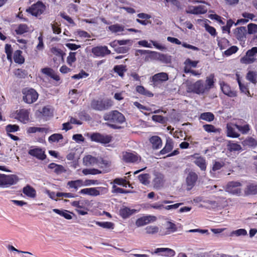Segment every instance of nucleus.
Returning a JSON list of instances; mask_svg holds the SVG:
<instances>
[{"instance_id": "nucleus-1", "label": "nucleus", "mask_w": 257, "mask_h": 257, "mask_svg": "<svg viewBox=\"0 0 257 257\" xmlns=\"http://www.w3.org/2000/svg\"><path fill=\"white\" fill-rule=\"evenodd\" d=\"M103 119L107 121V125L114 129L120 128L119 124L125 121L124 115L117 110H112L105 113Z\"/></svg>"}, {"instance_id": "nucleus-2", "label": "nucleus", "mask_w": 257, "mask_h": 257, "mask_svg": "<svg viewBox=\"0 0 257 257\" xmlns=\"http://www.w3.org/2000/svg\"><path fill=\"white\" fill-rule=\"evenodd\" d=\"M113 105V101L109 98L93 99L91 102V107L93 109L104 111L110 109Z\"/></svg>"}, {"instance_id": "nucleus-3", "label": "nucleus", "mask_w": 257, "mask_h": 257, "mask_svg": "<svg viewBox=\"0 0 257 257\" xmlns=\"http://www.w3.org/2000/svg\"><path fill=\"white\" fill-rule=\"evenodd\" d=\"M86 136L90 139L91 141L103 145L110 143L112 140V137L111 135L102 134L97 132L87 133Z\"/></svg>"}, {"instance_id": "nucleus-4", "label": "nucleus", "mask_w": 257, "mask_h": 257, "mask_svg": "<svg viewBox=\"0 0 257 257\" xmlns=\"http://www.w3.org/2000/svg\"><path fill=\"white\" fill-rule=\"evenodd\" d=\"M23 94V100L28 104H32L35 102L38 98V92L32 88L26 87L22 91Z\"/></svg>"}, {"instance_id": "nucleus-5", "label": "nucleus", "mask_w": 257, "mask_h": 257, "mask_svg": "<svg viewBox=\"0 0 257 257\" xmlns=\"http://www.w3.org/2000/svg\"><path fill=\"white\" fill-rule=\"evenodd\" d=\"M187 91L197 94H203L206 92L202 80H198L195 82H189L187 84Z\"/></svg>"}, {"instance_id": "nucleus-6", "label": "nucleus", "mask_w": 257, "mask_h": 257, "mask_svg": "<svg viewBox=\"0 0 257 257\" xmlns=\"http://www.w3.org/2000/svg\"><path fill=\"white\" fill-rule=\"evenodd\" d=\"M19 181V177L15 174H0V187L7 188L16 184Z\"/></svg>"}, {"instance_id": "nucleus-7", "label": "nucleus", "mask_w": 257, "mask_h": 257, "mask_svg": "<svg viewBox=\"0 0 257 257\" xmlns=\"http://www.w3.org/2000/svg\"><path fill=\"white\" fill-rule=\"evenodd\" d=\"M46 10L45 5L42 1H39L27 9L26 12L33 16L37 17L43 14Z\"/></svg>"}, {"instance_id": "nucleus-8", "label": "nucleus", "mask_w": 257, "mask_h": 257, "mask_svg": "<svg viewBox=\"0 0 257 257\" xmlns=\"http://www.w3.org/2000/svg\"><path fill=\"white\" fill-rule=\"evenodd\" d=\"M257 47H253L247 50L245 55L241 58L240 62L244 64H252L256 61Z\"/></svg>"}, {"instance_id": "nucleus-9", "label": "nucleus", "mask_w": 257, "mask_h": 257, "mask_svg": "<svg viewBox=\"0 0 257 257\" xmlns=\"http://www.w3.org/2000/svg\"><path fill=\"white\" fill-rule=\"evenodd\" d=\"M169 79L168 75L165 72H160L154 75L151 78L152 85L154 87H158L163 82Z\"/></svg>"}, {"instance_id": "nucleus-10", "label": "nucleus", "mask_w": 257, "mask_h": 257, "mask_svg": "<svg viewBox=\"0 0 257 257\" xmlns=\"http://www.w3.org/2000/svg\"><path fill=\"white\" fill-rule=\"evenodd\" d=\"M241 186V183L238 181L229 182L226 186L225 191L233 195L239 196L241 190L238 187Z\"/></svg>"}, {"instance_id": "nucleus-11", "label": "nucleus", "mask_w": 257, "mask_h": 257, "mask_svg": "<svg viewBox=\"0 0 257 257\" xmlns=\"http://www.w3.org/2000/svg\"><path fill=\"white\" fill-rule=\"evenodd\" d=\"M138 52L141 54H146L152 53L155 54L157 59L162 63L169 64L171 62V57L166 54H161L156 52H150L149 50H138Z\"/></svg>"}, {"instance_id": "nucleus-12", "label": "nucleus", "mask_w": 257, "mask_h": 257, "mask_svg": "<svg viewBox=\"0 0 257 257\" xmlns=\"http://www.w3.org/2000/svg\"><path fill=\"white\" fill-rule=\"evenodd\" d=\"M122 159L123 161L127 163H135L141 161V157L136 153L124 152L123 153Z\"/></svg>"}, {"instance_id": "nucleus-13", "label": "nucleus", "mask_w": 257, "mask_h": 257, "mask_svg": "<svg viewBox=\"0 0 257 257\" xmlns=\"http://www.w3.org/2000/svg\"><path fill=\"white\" fill-rule=\"evenodd\" d=\"M198 179V175L194 172L190 171L186 178L187 190H190L195 185Z\"/></svg>"}, {"instance_id": "nucleus-14", "label": "nucleus", "mask_w": 257, "mask_h": 257, "mask_svg": "<svg viewBox=\"0 0 257 257\" xmlns=\"http://www.w3.org/2000/svg\"><path fill=\"white\" fill-rule=\"evenodd\" d=\"M91 52L96 57H104L111 53V51L106 46L94 47L92 48Z\"/></svg>"}, {"instance_id": "nucleus-15", "label": "nucleus", "mask_w": 257, "mask_h": 257, "mask_svg": "<svg viewBox=\"0 0 257 257\" xmlns=\"http://www.w3.org/2000/svg\"><path fill=\"white\" fill-rule=\"evenodd\" d=\"M239 124H234V126L237 128L242 135H246L249 134L251 130L250 125L247 123L246 122L240 119L238 121Z\"/></svg>"}, {"instance_id": "nucleus-16", "label": "nucleus", "mask_w": 257, "mask_h": 257, "mask_svg": "<svg viewBox=\"0 0 257 257\" xmlns=\"http://www.w3.org/2000/svg\"><path fill=\"white\" fill-rule=\"evenodd\" d=\"M247 30L245 27L236 28L233 31V34L236 39L240 42H244L246 40Z\"/></svg>"}, {"instance_id": "nucleus-17", "label": "nucleus", "mask_w": 257, "mask_h": 257, "mask_svg": "<svg viewBox=\"0 0 257 257\" xmlns=\"http://www.w3.org/2000/svg\"><path fill=\"white\" fill-rule=\"evenodd\" d=\"M207 12V8L202 5L198 6H190L188 8V10L186 11L187 14L193 15L204 14L206 13Z\"/></svg>"}, {"instance_id": "nucleus-18", "label": "nucleus", "mask_w": 257, "mask_h": 257, "mask_svg": "<svg viewBox=\"0 0 257 257\" xmlns=\"http://www.w3.org/2000/svg\"><path fill=\"white\" fill-rule=\"evenodd\" d=\"M106 190V188L96 187V188H88L81 189L79 191V193L81 194H87L92 196H97L100 195V190Z\"/></svg>"}, {"instance_id": "nucleus-19", "label": "nucleus", "mask_w": 257, "mask_h": 257, "mask_svg": "<svg viewBox=\"0 0 257 257\" xmlns=\"http://www.w3.org/2000/svg\"><path fill=\"white\" fill-rule=\"evenodd\" d=\"M220 85L222 92L225 95L230 97H234L237 96L236 91L231 89V87L227 83L222 81L220 83Z\"/></svg>"}, {"instance_id": "nucleus-20", "label": "nucleus", "mask_w": 257, "mask_h": 257, "mask_svg": "<svg viewBox=\"0 0 257 257\" xmlns=\"http://www.w3.org/2000/svg\"><path fill=\"white\" fill-rule=\"evenodd\" d=\"M28 154L40 160H44L46 158L45 151L39 148L30 149L28 151Z\"/></svg>"}, {"instance_id": "nucleus-21", "label": "nucleus", "mask_w": 257, "mask_h": 257, "mask_svg": "<svg viewBox=\"0 0 257 257\" xmlns=\"http://www.w3.org/2000/svg\"><path fill=\"white\" fill-rule=\"evenodd\" d=\"M17 118L21 122L26 123L29 120V110L26 109H21L17 111Z\"/></svg>"}, {"instance_id": "nucleus-22", "label": "nucleus", "mask_w": 257, "mask_h": 257, "mask_svg": "<svg viewBox=\"0 0 257 257\" xmlns=\"http://www.w3.org/2000/svg\"><path fill=\"white\" fill-rule=\"evenodd\" d=\"M156 217L154 216H146L138 218L136 221V225L138 227L144 226L152 221L156 220Z\"/></svg>"}, {"instance_id": "nucleus-23", "label": "nucleus", "mask_w": 257, "mask_h": 257, "mask_svg": "<svg viewBox=\"0 0 257 257\" xmlns=\"http://www.w3.org/2000/svg\"><path fill=\"white\" fill-rule=\"evenodd\" d=\"M174 148V142L173 140L168 137L166 139V142L164 147L160 151V155H165L171 152Z\"/></svg>"}, {"instance_id": "nucleus-24", "label": "nucleus", "mask_w": 257, "mask_h": 257, "mask_svg": "<svg viewBox=\"0 0 257 257\" xmlns=\"http://www.w3.org/2000/svg\"><path fill=\"white\" fill-rule=\"evenodd\" d=\"M149 142L151 144L152 148L153 150L160 149L162 146V140L161 138L159 136H152L149 139Z\"/></svg>"}, {"instance_id": "nucleus-25", "label": "nucleus", "mask_w": 257, "mask_h": 257, "mask_svg": "<svg viewBox=\"0 0 257 257\" xmlns=\"http://www.w3.org/2000/svg\"><path fill=\"white\" fill-rule=\"evenodd\" d=\"M215 81L216 79L215 78V75L213 73L210 74L206 77L205 84H204L206 92H209L211 89L214 87Z\"/></svg>"}, {"instance_id": "nucleus-26", "label": "nucleus", "mask_w": 257, "mask_h": 257, "mask_svg": "<svg viewBox=\"0 0 257 257\" xmlns=\"http://www.w3.org/2000/svg\"><path fill=\"white\" fill-rule=\"evenodd\" d=\"M41 72L43 74L50 77L53 79L58 81L60 80V78L55 71L51 68L46 67L41 69Z\"/></svg>"}, {"instance_id": "nucleus-27", "label": "nucleus", "mask_w": 257, "mask_h": 257, "mask_svg": "<svg viewBox=\"0 0 257 257\" xmlns=\"http://www.w3.org/2000/svg\"><path fill=\"white\" fill-rule=\"evenodd\" d=\"M227 149L230 152H240L242 150L241 146L238 143H234L232 141L227 142Z\"/></svg>"}, {"instance_id": "nucleus-28", "label": "nucleus", "mask_w": 257, "mask_h": 257, "mask_svg": "<svg viewBox=\"0 0 257 257\" xmlns=\"http://www.w3.org/2000/svg\"><path fill=\"white\" fill-rule=\"evenodd\" d=\"M235 128L234 124L232 125L227 124L226 135L228 137L237 138L240 136V134L235 131Z\"/></svg>"}, {"instance_id": "nucleus-29", "label": "nucleus", "mask_w": 257, "mask_h": 257, "mask_svg": "<svg viewBox=\"0 0 257 257\" xmlns=\"http://www.w3.org/2000/svg\"><path fill=\"white\" fill-rule=\"evenodd\" d=\"M137 210L135 209H130L127 207H124L119 210V214L123 219L129 217L131 215L136 213Z\"/></svg>"}, {"instance_id": "nucleus-30", "label": "nucleus", "mask_w": 257, "mask_h": 257, "mask_svg": "<svg viewBox=\"0 0 257 257\" xmlns=\"http://www.w3.org/2000/svg\"><path fill=\"white\" fill-rule=\"evenodd\" d=\"M155 252H162V255L169 257H173L175 254V251L169 248H157L156 249Z\"/></svg>"}, {"instance_id": "nucleus-31", "label": "nucleus", "mask_w": 257, "mask_h": 257, "mask_svg": "<svg viewBox=\"0 0 257 257\" xmlns=\"http://www.w3.org/2000/svg\"><path fill=\"white\" fill-rule=\"evenodd\" d=\"M48 168L50 169H54V172L58 175L66 172V170L62 165H58L54 163H50L48 165Z\"/></svg>"}, {"instance_id": "nucleus-32", "label": "nucleus", "mask_w": 257, "mask_h": 257, "mask_svg": "<svg viewBox=\"0 0 257 257\" xmlns=\"http://www.w3.org/2000/svg\"><path fill=\"white\" fill-rule=\"evenodd\" d=\"M154 187L156 189H159L163 186L164 176L161 174L156 175L155 178L153 181Z\"/></svg>"}, {"instance_id": "nucleus-33", "label": "nucleus", "mask_w": 257, "mask_h": 257, "mask_svg": "<svg viewBox=\"0 0 257 257\" xmlns=\"http://www.w3.org/2000/svg\"><path fill=\"white\" fill-rule=\"evenodd\" d=\"M67 186L69 189H74L77 191L79 187L83 186L82 180L77 179L76 180L69 181L67 183Z\"/></svg>"}, {"instance_id": "nucleus-34", "label": "nucleus", "mask_w": 257, "mask_h": 257, "mask_svg": "<svg viewBox=\"0 0 257 257\" xmlns=\"http://www.w3.org/2000/svg\"><path fill=\"white\" fill-rule=\"evenodd\" d=\"M244 194L246 195H253L257 194V184L251 183L247 185L244 190Z\"/></svg>"}, {"instance_id": "nucleus-35", "label": "nucleus", "mask_w": 257, "mask_h": 257, "mask_svg": "<svg viewBox=\"0 0 257 257\" xmlns=\"http://www.w3.org/2000/svg\"><path fill=\"white\" fill-rule=\"evenodd\" d=\"M83 164L85 166H93L96 164L97 159L96 158L93 157L91 155H88L85 156L83 159Z\"/></svg>"}, {"instance_id": "nucleus-36", "label": "nucleus", "mask_w": 257, "mask_h": 257, "mask_svg": "<svg viewBox=\"0 0 257 257\" xmlns=\"http://www.w3.org/2000/svg\"><path fill=\"white\" fill-rule=\"evenodd\" d=\"M194 163L199 167L201 170L205 171L206 169V162L205 159L201 156L196 157Z\"/></svg>"}, {"instance_id": "nucleus-37", "label": "nucleus", "mask_w": 257, "mask_h": 257, "mask_svg": "<svg viewBox=\"0 0 257 257\" xmlns=\"http://www.w3.org/2000/svg\"><path fill=\"white\" fill-rule=\"evenodd\" d=\"M14 60L15 63L22 64L25 62V58L22 56V51L17 50L15 51L14 54Z\"/></svg>"}, {"instance_id": "nucleus-38", "label": "nucleus", "mask_w": 257, "mask_h": 257, "mask_svg": "<svg viewBox=\"0 0 257 257\" xmlns=\"http://www.w3.org/2000/svg\"><path fill=\"white\" fill-rule=\"evenodd\" d=\"M136 90L139 93L146 96L151 97L154 96V94L152 92L146 89L142 85L137 86L136 87Z\"/></svg>"}, {"instance_id": "nucleus-39", "label": "nucleus", "mask_w": 257, "mask_h": 257, "mask_svg": "<svg viewBox=\"0 0 257 257\" xmlns=\"http://www.w3.org/2000/svg\"><path fill=\"white\" fill-rule=\"evenodd\" d=\"M23 192L27 196L32 198H34L36 195L35 190L29 185L23 188Z\"/></svg>"}, {"instance_id": "nucleus-40", "label": "nucleus", "mask_w": 257, "mask_h": 257, "mask_svg": "<svg viewBox=\"0 0 257 257\" xmlns=\"http://www.w3.org/2000/svg\"><path fill=\"white\" fill-rule=\"evenodd\" d=\"M26 131L28 134H34L37 132L47 133L48 129L45 127L31 126L28 127Z\"/></svg>"}, {"instance_id": "nucleus-41", "label": "nucleus", "mask_w": 257, "mask_h": 257, "mask_svg": "<svg viewBox=\"0 0 257 257\" xmlns=\"http://www.w3.org/2000/svg\"><path fill=\"white\" fill-rule=\"evenodd\" d=\"M126 70V66L123 65H117L113 67L114 72L122 78L123 77L124 73Z\"/></svg>"}, {"instance_id": "nucleus-42", "label": "nucleus", "mask_w": 257, "mask_h": 257, "mask_svg": "<svg viewBox=\"0 0 257 257\" xmlns=\"http://www.w3.org/2000/svg\"><path fill=\"white\" fill-rule=\"evenodd\" d=\"M242 144L244 146L255 147L257 146V141L251 137H248L242 142Z\"/></svg>"}, {"instance_id": "nucleus-43", "label": "nucleus", "mask_w": 257, "mask_h": 257, "mask_svg": "<svg viewBox=\"0 0 257 257\" xmlns=\"http://www.w3.org/2000/svg\"><path fill=\"white\" fill-rule=\"evenodd\" d=\"M225 162L222 160L219 161H215L213 162L212 167L210 171V173H214L216 171L220 170L225 166Z\"/></svg>"}, {"instance_id": "nucleus-44", "label": "nucleus", "mask_w": 257, "mask_h": 257, "mask_svg": "<svg viewBox=\"0 0 257 257\" xmlns=\"http://www.w3.org/2000/svg\"><path fill=\"white\" fill-rule=\"evenodd\" d=\"M203 128L207 133H220L221 129L216 128L213 125L206 124L203 125Z\"/></svg>"}, {"instance_id": "nucleus-45", "label": "nucleus", "mask_w": 257, "mask_h": 257, "mask_svg": "<svg viewBox=\"0 0 257 257\" xmlns=\"http://www.w3.org/2000/svg\"><path fill=\"white\" fill-rule=\"evenodd\" d=\"M257 72L253 71H249L246 74V79L252 83L255 84L257 83Z\"/></svg>"}, {"instance_id": "nucleus-46", "label": "nucleus", "mask_w": 257, "mask_h": 257, "mask_svg": "<svg viewBox=\"0 0 257 257\" xmlns=\"http://www.w3.org/2000/svg\"><path fill=\"white\" fill-rule=\"evenodd\" d=\"M53 211L55 213L64 217L65 219H71L72 216L69 214L70 212L66 210H61L58 209H53Z\"/></svg>"}, {"instance_id": "nucleus-47", "label": "nucleus", "mask_w": 257, "mask_h": 257, "mask_svg": "<svg viewBox=\"0 0 257 257\" xmlns=\"http://www.w3.org/2000/svg\"><path fill=\"white\" fill-rule=\"evenodd\" d=\"M167 225L168 226L166 228V231L164 233L165 235L169 234L171 233L175 232L177 230V227L175 223L171 221H168Z\"/></svg>"}, {"instance_id": "nucleus-48", "label": "nucleus", "mask_w": 257, "mask_h": 257, "mask_svg": "<svg viewBox=\"0 0 257 257\" xmlns=\"http://www.w3.org/2000/svg\"><path fill=\"white\" fill-rule=\"evenodd\" d=\"M200 118L202 120L210 122L214 120V115L212 112H203L201 114Z\"/></svg>"}, {"instance_id": "nucleus-49", "label": "nucleus", "mask_w": 257, "mask_h": 257, "mask_svg": "<svg viewBox=\"0 0 257 257\" xmlns=\"http://www.w3.org/2000/svg\"><path fill=\"white\" fill-rule=\"evenodd\" d=\"M108 28L112 33L121 32L124 31V27L118 24L111 25Z\"/></svg>"}, {"instance_id": "nucleus-50", "label": "nucleus", "mask_w": 257, "mask_h": 257, "mask_svg": "<svg viewBox=\"0 0 257 257\" xmlns=\"http://www.w3.org/2000/svg\"><path fill=\"white\" fill-rule=\"evenodd\" d=\"M150 175L149 174H143L138 176V179L143 184L147 185L150 183Z\"/></svg>"}, {"instance_id": "nucleus-51", "label": "nucleus", "mask_w": 257, "mask_h": 257, "mask_svg": "<svg viewBox=\"0 0 257 257\" xmlns=\"http://www.w3.org/2000/svg\"><path fill=\"white\" fill-rule=\"evenodd\" d=\"M96 224L97 225L103 227L104 228H107V229H113L114 224L113 223L111 222H99V221H96Z\"/></svg>"}, {"instance_id": "nucleus-52", "label": "nucleus", "mask_w": 257, "mask_h": 257, "mask_svg": "<svg viewBox=\"0 0 257 257\" xmlns=\"http://www.w3.org/2000/svg\"><path fill=\"white\" fill-rule=\"evenodd\" d=\"M5 52L7 54V57L8 60L12 62V54H13V49L12 48L11 45L7 44L5 45Z\"/></svg>"}, {"instance_id": "nucleus-53", "label": "nucleus", "mask_w": 257, "mask_h": 257, "mask_svg": "<svg viewBox=\"0 0 257 257\" xmlns=\"http://www.w3.org/2000/svg\"><path fill=\"white\" fill-rule=\"evenodd\" d=\"M218 45L221 50H223L230 45V43L227 39L224 38L218 41Z\"/></svg>"}, {"instance_id": "nucleus-54", "label": "nucleus", "mask_w": 257, "mask_h": 257, "mask_svg": "<svg viewBox=\"0 0 257 257\" xmlns=\"http://www.w3.org/2000/svg\"><path fill=\"white\" fill-rule=\"evenodd\" d=\"M129 40H115L109 43V45L113 48H115L118 46L124 45L127 44Z\"/></svg>"}, {"instance_id": "nucleus-55", "label": "nucleus", "mask_w": 257, "mask_h": 257, "mask_svg": "<svg viewBox=\"0 0 257 257\" xmlns=\"http://www.w3.org/2000/svg\"><path fill=\"white\" fill-rule=\"evenodd\" d=\"M63 136L60 134H54L51 135L49 138L48 141L49 142H58L60 140H62Z\"/></svg>"}, {"instance_id": "nucleus-56", "label": "nucleus", "mask_w": 257, "mask_h": 257, "mask_svg": "<svg viewBox=\"0 0 257 257\" xmlns=\"http://www.w3.org/2000/svg\"><path fill=\"white\" fill-rule=\"evenodd\" d=\"M111 192L116 194H127L130 192V191L117 187L113 185L112 187Z\"/></svg>"}, {"instance_id": "nucleus-57", "label": "nucleus", "mask_w": 257, "mask_h": 257, "mask_svg": "<svg viewBox=\"0 0 257 257\" xmlns=\"http://www.w3.org/2000/svg\"><path fill=\"white\" fill-rule=\"evenodd\" d=\"M83 174L87 175L88 174L96 175L101 174L102 172L97 169H84L82 170Z\"/></svg>"}, {"instance_id": "nucleus-58", "label": "nucleus", "mask_w": 257, "mask_h": 257, "mask_svg": "<svg viewBox=\"0 0 257 257\" xmlns=\"http://www.w3.org/2000/svg\"><path fill=\"white\" fill-rule=\"evenodd\" d=\"M28 26L26 24H20L15 30L17 34L22 35L28 31Z\"/></svg>"}, {"instance_id": "nucleus-59", "label": "nucleus", "mask_w": 257, "mask_h": 257, "mask_svg": "<svg viewBox=\"0 0 257 257\" xmlns=\"http://www.w3.org/2000/svg\"><path fill=\"white\" fill-rule=\"evenodd\" d=\"M146 233L149 234H153L159 231V227L157 226L149 225L145 228Z\"/></svg>"}, {"instance_id": "nucleus-60", "label": "nucleus", "mask_w": 257, "mask_h": 257, "mask_svg": "<svg viewBox=\"0 0 257 257\" xmlns=\"http://www.w3.org/2000/svg\"><path fill=\"white\" fill-rule=\"evenodd\" d=\"M76 52H70L67 58V63L70 66H72V63L76 61Z\"/></svg>"}, {"instance_id": "nucleus-61", "label": "nucleus", "mask_w": 257, "mask_h": 257, "mask_svg": "<svg viewBox=\"0 0 257 257\" xmlns=\"http://www.w3.org/2000/svg\"><path fill=\"white\" fill-rule=\"evenodd\" d=\"M14 74L19 78H25L27 75L26 70L22 69H16L14 72Z\"/></svg>"}, {"instance_id": "nucleus-62", "label": "nucleus", "mask_w": 257, "mask_h": 257, "mask_svg": "<svg viewBox=\"0 0 257 257\" xmlns=\"http://www.w3.org/2000/svg\"><path fill=\"white\" fill-rule=\"evenodd\" d=\"M70 97L78 100L82 94V92L78 91L77 89H73L69 91Z\"/></svg>"}, {"instance_id": "nucleus-63", "label": "nucleus", "mask_w": 257, "mask_h": 257, "mask_svg": "<svg viewBox=\"0 0 257 257\" xmlns=\"http://www.w3.org/2000/svg\"><path fill=\"white\" fill-rule=\"evenodd\" d=\"M78 115L81 120L89 121L91 119L90 116L84 110L79 112Z\"/></svg>"}, {"instance_id": "nucleus-64", "label": "nucleus", "mask_w": 257, "mask_h": 257, "mask_svg": "<svg viewBox=\"0 0 257 257\" xmlns=\"http://www.w3.org/2000/svg\"><path fill=\"white\" fill-rule=\"evenodd\" d=\"M247 33L249 34H254L257 33V25L253 23L247 25Z\"/></svg>"}]
</instances>
